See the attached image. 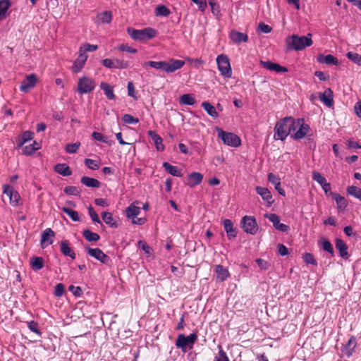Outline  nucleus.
<instances>
[{"label": "nucleus", "instance_id": "obj_1", "mask_svg": "<svg viewBox=\"0 0 361 361\" xmlns=\"http://www.w3.org/2000/svg\"><path fill=\"white\" fill-rule=\"evenodd\" d=\"M290 128L294 132L293 134L290 135L291 138L295 140H300L305 137H307L309 141L312 140L310 138L312 135L310 134L311 128L309 124L306 123L304 118H293V122L290 123Z\"/></svg>", "mask_w": 361, "mask_h": 361}, {"label": "nucleus", "instance_id": "obj_2", "mask_svg": "<svg viewBox=\"0 0 361 361\" xmlns=\"http://www.w3.org/2000/svg\"><path fill=\"white\" fill-rule=\"evenodd\" d=\"M313 43L312 39V35L308 33L305 36H299L298 35H293L288 36L286 39L287 48L289 50L300 51L305 49L306 47H310Z\"/></svg>", "mask_w": 361, "mask_h": 361}, {"label": "nucleus", "instance_id": "obj_3", "mask_svg": "<svg viewBox=\"0 0 361 361\" xmlns=\"http://www.w3.org/2000/svg\"><path fill=\"white\" fill-rule=\"evenodd\" d=\"M292 116H286L277 121L274 127V140H285L292 131V128H290V123H292Z\"/></svg>", "mask_w": 361, "mask_h": 361}, {"label": "nucleus", "instance_id": "obj_4", "mask_svg": "<svg viewBox=\"0 0 361 361\" xmlns=\"http://www.w3.org/2000/svg\"><path fill=\"white\" fill-rule=\"evenodd\" d=\"M127 33L135 41L149 40L157 37L158 32L152 27H147L142 30H137L133 27H128Z\"/></svg>", "mask_w": 361, "mask_h": 361}, {"label": "nucleus", "instance_id": "obj_5", "mask_svg": "<svg viewBox=\"0 0 361 361\" xmlns=\"http://www.w3.org/2000/svg\"><path fill=\"white\" fill-rule=\"evenodd\" d=\"M216 131L224 144L232 147H238L241 145L240 138L235 133L224 131L219 127L216 128Z\"/></svg>", "mask_w": 361, "mask_h": 361}, {"label": "nucleus", "instance_id": "obj_6", "mask_svg": "<svg viewBox=\"0 0 361 361\" xmlns=\"http://www.w3.org/2000/svg\"><path fill=\"white\" fill-rule=\"evenodd\" d=\"M216 61L221 75L225 78H231L232 69L228 56L221 54L217 56Z\"/></svg>", "mask_w": 361, "mask_h": 361}, {"label": "nucleus", "instance_id": "obj_7", "mask_svg": "<svg viewBox=\"0 0 361 361\" xmlns=\"http://www.w3.org/2000/svg\"><path fill=\"white\" fill-rule=\"evenodd\" d=\"M95 87V81L92 78L84 75L78 80L77 91L81 95L88 94L92 92Z\"/></svg>", "mask_w": 361, "mask_h": 361}, {"label": "nucleus", "instance_id": "obj_8", "mask_svg": "<svg viewBox=\"0 0 361 361\" xmlns=\"http://www.w3.org/2000/svg\"><path fill=\"white\" fill-rule=\"evenodd\" d=\"M87 252L88 255L90 257L96 259L97 260L99 261L101 263L110 267L111 265V259L109 256L106 255L101 249L99 248H92L90 247H87L86 248Z\"/></svg>", "mask_w": 361, "mask_h": 361}, {"label": "nucleus", "instance_id": "obj_9", "mask_svg": "<svg viewBox=\"0 0 361 361\" xmlns=\"http://www.w3.org/2000/svg\"><path fill=\"white\" fill-rule=\"evenodd\" d=\"M243 231L251 235H255L258 230L257 224L255 217L251 216H245L241 220Z\"/></svg>", "mask_w": 361, "mask_h": 361}, {"label": "nucleus", "instance_id": "obj_10", "mask_svg": "<svg viewBox=\"0 0 361 361\" xmlns=\"http://www.w3.org/2000/svg\"><path fill=\"white\" fill-rule=\"evenodd\" d=\"M3 192L9 197L10 204L13 207H18L20 200V196L18 191L15 190L13 187L8 184H5L2 187Z\"/></svg>", "mask_w": 361, "mask_h": 361}, {"label": "nucleus", "instance_id": "obj_11", "mask_svg": "<svg viewBox=\"0 0 361 361\" xmlns=\"http://www.w3.org/2000/svg\"><path fill=\"white\" fill-rule=\"evenodd\" d=\"M37 82V78L35 74L32 73L25 77V78L21 82L20 85V90L23 92H28L32 89Z\"/></svg>", "mask_w": 361, "mask_h": 361}, {"label": "nucleus", "instance_id": "obj_12", "mask_svg": "<svg viewBox=\"0 0 361 361\" xmlns=\"http://www.w3.org/2000/svg\"><path fill=\"white\" fill-rule=\"evenodd\" d=\"M185 65V61L180 59H171L165 62L164 72L166 73H172L178 70L181 69Z\"/></svg>", "mask_w": 361, "mask_h": 361}, {"label": "nucleus", "instance_id": "obj_13", "mask_svg": "<svg viewBox=\"0 0 361 361\" xmlns=\"http://www.w3.org/2000/svg\"><path fill=\"white\" fill-rule=\"evenodd\" d=\"M312 179L321 185L325 194L329 195L331 189V184L327 182L324 176L318 171H313Z\"/></svg>", "mask_w": 361, "mask_h": 361}, {"label": "nucleus", "instance_id": "obj_14", "mask_svg": "<svg viewBox=\"0 0 361 361\" xmlns=\"http://www.w3.org/2000/svg\"><path fill=\"white\" fill-rule=\"evenodd\" d=\"M265 217L268 219L272 224L275 229L281 232H287L289 226L280 222L279 216L276 214H267Z\"/></svg>", "mask_w": 361, "mask_h": 361}, {"label": "nucleus", "instance_id": "obj_15", "mask_svg": "<svg viewBox=\"0 0 361 361\" xmlns=\"http://www.w3.org/2000/svg\"><path fill=\"white\" fill-rule=\"evenodd\" d=\"M87 58V55H84L83 54L78 51V56L77 59L73 61V66L71 67V71L74 73H80L84 68Z\"/></svg>", "mask_w": 361, "mask_h": 361}, {"label": "nucleus", "instance_id": "obj_16", "mask_svg": "<svg viewBox=\"0 0 361 361\" xmlns=\"http://www.w3.org/2000/svg\"><path fill=\"white\" fill-rule=\"evenodd\" d=\"M176 346L178 348H180L183 353H187L193 348V345H190V343L184 334L178 336L176 341Z\"/></svg>", "mask_w": 361, "mask_h": 361}, {"label": "nucleus", "instance_id": "obj_17", "mask_svg": "<svg viewBox=\"0 0 361 361\" xmlns=\"http://www.w3.org/2000/svg\"><path fill=\"white\" fill-rule=\"evenodd\" d=\"M54 236V232L50 228H46L41 234V246L42 248L47 247L53 243L52 238Z\"/></svg>", "mask_w": 361, "mask_h": 361}, {"label": "nucleus", "instance_id": "obj_18", "mask_svg": "<svg viewBox=\"0 0 361 361\" xmlns=\"http://www.w3.org/2000/svg\"><path fill=\"white\" fill-rule=\"evenodd\" d=\"M139 204L140 202L135 201L126 209L125 214L128 219H134L140 214L141 209L138 207Z\"/></svg>", "mask_w": 361, "mask_h": 361}, {"label": "nucleus", "instance_id": "obj_19", "mask_svg": "<svg viewBox=\"0 0 361 361\" xmlns=\"http://www.w3.org/2000/svg\"><path fill=\"white\" fill-rule=\"evenodd\" d=\"M261 65L266 68L267 70L271 71H275L276 73H286L288 72V68L285 66H282L279 63H273L270 61H261Z\"/></svg>", "mask_w": 361, "mask_h": 361}, {"label": "nucleus", "instance_id": "obj_20", "mask_svg": "<svg viewBox=\"0 0 361 361\" xmlns=\"http://www.w3.org/2000/svg\"><path fill=\"white\" fill-rule=\"evenodd\" d=\"M230 39L235 44H240L242 42H247L248 40V35L245 33L238 32L233 30L229 33Z\"/></svg>", "mask_w": 361, "mask_h": 361}, {"label": "nucleus", "instance_id": "obj_21", "mask_svg": "<svg viewBox=\"0 0 361 361\" xmlns=\"http://www.w3.org/2000/svg\"><path fill=\"white\" fill-rule=\"evenodd\" d=\"M319 99L328 107L334 105L333 92L330 88L325 90L324 92L319 93Z\"/></svg>", "mask_w": 361, "mask_h": 361}, {"label": "nucleus", "instance_id": "obj_22", "mask_svg": "<svg viewBox=\"0 0 361 361\" xmlns=\"http://www.w3.org/2000/svg\"><path fill=\"white\" fill-rule=\"evenodd\" d=\"M60 250L64 256L69 257L72 259L76 257L74 250L71 247L69 242L66 240H62L60 243Z\"/></svg>", "mask_w": 361, "mask_h": 361}, {"label": "nucleus", "instance_id": "obj_23", "mask_svg": "<svg viewBox=\"0 0 361 361\" xmlns=\"http://www.w3.org/2000/svg\"><path fill=\"white\" fill-rule=\"evenodd\" d=\"M147 134L153 140L156 149L158 152L164 151L165 147L163 144V140L161 137L157 134V133L154 130H149Z\"/></svg>", "mask_w": 361, "mask_h": 361}, {"label": "nucleus", "instance_id": "obj_24", "mask_svg": "<svg viewBox=\"0 0 361 361\" xmlns=\"http://www.w3.org/2000/svg\"><path fill=\"white\" fill-rule=\"evenodd\" d=\"M223 226L225 231L226 232L227 237L229 240L235 238L237 235V232L233 226V224L231 220L226 219L223 221Z\"/></svg>", "mask_w": 361, "mask_h": 361}, {"label": "nucleus", "instance_id": "obj_25", "mask_svg": "<svg viewBox=\"0 0 361 361\" xmlns=\"http://www.w3.org/2000/svg\"><path fill=\"white\" fill-rule=\"evenodd\" d=\"M329 195L336 201L338 210L343 211L348 206V202L344 197L334 192H330Z\"/></svg>", "mask_w": 361, "mask_h": 361}, {"label": "nucleus", "instance_id": "obj_26", "mask_svg": "<svg viewBox=\"0 0 361 361\" xmlns=\"http://www.w3.org/2000/svg\"><path fill=\"white\" fill-rule=\"evenodd\" d=\"M215 272L216 274V280L219 282L226 281L230 276L228 269L220 264L216 266Z\"/></svg>", "mask_w": 361, "mask_h": 361}, {"label": "nucleus", "instance_id": "obj_27", "mask_svg": "<svg viewBox=\"0 0 361 361\" xmlns=\"http://www.w3.org/2000/svg\"><path fill=\"white\" fill-rule=\"evenodd\" d=\"M357 346V340L354 336H351L348 340L346 345L343 347L342 352L345 354L348 357H350L355 348Z\"/></svg>", "mask_w": 361, "mask_h": 361}, {"label": "nucleus", "instance_id": "obj_28", "mask_svg": "<svg viewBox=\"0 0 361 361\" xmlns=\"http://www.w3.org/2000/svg\"><path fill=\"white\" fill-rule=\"evenodd\" d=\"M336 247L338 250L340 256L343 259H348L349 254L346 243L340 238H336L335 242Z\"/></svg>", "mask_w": 361, "mask_h": 361}, {"label": "nucleus", "instance_id": "obj_29", "mask_svg": "<svg viewBox=\"0 0 361 361\" xmlns=\"http://www.w3.org/2000/svg\"><path fill=\"white\" fill-rule=\"evenodd\" d=\"M203 180V175L200 172H192L188 176V185L193 188L200 185Z\"/></svg>", "mask_w": 361, "mask_h": 361}, {"label": "nucleus", "instance_id": "obj_30", "mask_svg": "<svg viewBox=\"0 0 361 361\" xmlns=\"http://www.w3.org/2000/svg\"><path fill=\"white\" fill-rule=\"evenodd\" d=\"M256 192L262 197L263 200L268 203L269 205H271L273 203L272 195L268 188L257 186L256 187Z\"/></svg>", "mask_w": 361, "mask_h": 361}, {"label": "nucleus", "instance_id": "obj_31", "mask_svg": "<svg viewBox=\"0 0 361 361\" xmlns=\"http://www.w3.org/2000/svg\"><path fill=\"white\" fill-rule=\"evenodd\" d=\"M11 6L10 0H0V21L4 20L9 16L8 9Z\"/></svg>", "mask_w": 361, "mask_h": 361}, {"label": "nucleus", "instance_id": "obj_32", "mask_svg": "<svg viewBox=\"0 0 361 361\" xmlns=\"http://www.w3.org/2000/svg\"><path fill=\"white\" fill-rule=\"evenodd\" d=\"M164 169L165 171L171 174V176H176V177H182L183 173L182 170L178 169L176 166H173L170 164L169 162L164 161L162 164Z\"/></svg>", "mask_w": 361, "mask_h": 361}, {"label": "nucleus", "instance_id": "obj_33", "mask_svg": "<svg viewBox=\"0 0 361 361\" xmlns=\"http://www.w3.org/2000/svg\"><path fill=\"white\" fill-rule=\"evenodd\" d=\"M102 218L104 222L109 227L116 228L118 226L117 221L113 217L111 213L108 212H103L102 213Z\"/></svg>", "mask_w": 361, "mask_h": 361}, {"label": "nucleus", "instance_id": "obj_34", "mask_svg": "<svg viewBox=\"0 0 361 361\" xmlns=\"http://www.w3.org/2000/svg\"><path fill=\"white\" fill-rule=\"evenodd\" d=\"M317 61L319 63H324L328 65H338V59L331 54H319L317 56Z\"/></svg>", "mask_w": 361, "mask_h": 361}, {"label": "nucleus", "instance_id": "obj_35", "mask_svg": "<svg viewBox=\"0 0 361 361\" xmlns=\"http://www.w3.org/2000/svg\"><path fill=\"white\" fill-rule=\"evenodd\" d=\"M44 266V260L42 257H32L30 258V267L34 271L41 270Z\"/></svg>", "mask_w": 361, "mask_h": 361}, {"label": "nucleus", "instance_id": "obj_36", "mask_svg": "<svg viewBox=\"0 0 361 361\" xmlns=\"http://www.w3.org/2000/svg\"><path fill=\"white\" fill-rule=\"evenodd\" d=\"M80 182L86 187L93 188H99L101 185L97 179L89 176H82L80 179Z\"/></svg>", "mask_w": 361, "mask_h": 361}, {"label": "nucleus", "instance_id": "obj_37", "mask_svg": "<svg viewBox=\"0 0 361 361\" xmlns=\"http://www.w3.org/2000/svg\"><path fill=\"white\" fill-rule=\"evenodd\" d=\"M54 171L63 176H69L72 174L70 167L65 163L57 164L54 166Z\"/></svg>", "mask_w": 361, "mask_h": 361}, {"label": "nucleus", "instance_id": "obj_38", "mask_svg": "<svg viewBox=\"0 0 361 361\" xmlns=\"http://www.w3.org/2000/svg\"><path fill=\"white\" fill-rule=\"evenodd\" d=\"M100 88L104 91L107 99L110 100H114L116 99L113 87L110 86L108 83L102 82L100 84Z\"/></svg>", "mask_w": 361, "mask_h": 361}, {"label": "nucleus", "instance_id": "obj_39", "mask_svg": "<svg viewBox=\"0 0 361 361\" xmlns=\"http://www.w3.org/2000/svg\"><path fill=\"white\" fill-rule=\"evenodd\" d=\"M202 106L204 111L212 117L216 118L219 116V114L216 108L209 102H203Z\"/></svg>", "mask_w": 361, "mask_h": 361}, {"label": "nucleus", "instance_id": "obj_40", "mask_svg": "<svg viewBox=\"0 0 361 361\" xmlns=\"http://www.w3.org/2000/svg\"><path fill=\"white\" fill-rule=\"evenodd\" d=\"M179 102L183 105L192 106L195 104L196 100L192 94H183L180 97Z\"/></svg>", "mask_w": 361, "mask_h": 361}, {"label": "nucleus", "instance_id": "obj_41", "mask_svg": "<svg viewBox=\"0 0 361 361\" xmlns=\"http://www.w3.org/2000/svg\"><path fill=\"white\" fill-rule=\"evenodd\" d=\"M82 235L88 242H97L100 238L99 234L94 233L87 228L83 230Z\"/></svg>", "mask_w": 361, "mask_h": 361}, {"label": "nucleus", "instance_id": "obj_42", "mask_svg": "<svg viewBox=\"0 0 361 361\" xmlns=\"http://www.w3.org/2000/svg\"><path fill=\"white\" fill-rule=\"evenodd\" d=\"M92 137L97 140L99 141L102 143H105L109 146H111L113 144V141L108 139L107 136L99 132H93L92 133Z\"/></svg>", "mask_w": 361, "mask_h": 361}, {"label": "nucleus", "instance_id": "obj_43", "mask_svg": "<svg viewBox=\"0 0 361 361\" xmlns=\"http://www.w3.org/2000/svg\"><path fill=\"white\" fill-rule=\"evenodd\" d=\"M98 20L101 23H110L112 20V12L110 11H105L98 15Z\"/></svg>", "mask_w": 361, "mask_h": 361}, {"label": "nucleus", "instance_id": "obj_44", "mask_svg": "<svg viewBox=\"0 0 361 361\" xmlns=\"http://www.w3.org/2000/svg\"><path fill=\"white\" fill-rule=\"evenodd\" d=\"M348 195L358 199L361 202V188L355 185L348 186L346 189Z\"/></svg>", "mask_w": 361, "mask_h": 361}, {"label": "nucleus", "instance_id": "obj_45", "mask_svg": "<svg viewBox=\"0 0 361 361\" xmlns=\"http://www.w3.org/2000/svg\"><path fill=\"white\" fill-rule=\"evenodd\" d=\"M98 46L96 44H91L89 43H85L80 45L79 47V52L83 54L84 55H87V52H93L97 50Z\"/></svg>", "mask_w": 361, "mask_h": 361}, {"label": "nucleus", "instance_id": "obj_46", "mask_svg": "<svg viewBox=\"0 0 361 361\" xmlns=\"http://www.w3.org/2000/svg\"><path fill=\"white\" fill-rule=\"evenodd\" d=\"M165 61H149L144 63V66H149L155 69H160L164 71L165 70Z\"/></svg>", "mask_w": 361, "mask_h": 361}, {"label": "nucleus", "instance_id": "obj_47", "mask_svg": "<svg viewBox=\"0 0 361 361\" xmlns=\"http://www.w3.org/2000/svg\"><path fill=\"white\" fill-rule=\"evenodd\" d=\"M61 209L63 212L66 214L71 219L72 221L75 222L80 221L79 214L78 212L66 207H63Z\"/></svg>", "mask_w": 361, "mask_h": 361}, {"label": "nucleus", "instance_id": "obj_48", "mask_svg": "<svg viewBox=\"0 0 361 361\" xmlns=\"http://www.w3.org/2000/svg\"><path fill=\"white\" fill-rule=\"evenodd\" d=\"M157 16L167 17L170 14V10L164 5H159L155 10Z\"/></svg>", "mask_w": 361, "mask_h": 361}, {"label": "nucleus", "instance_id": "obj_49", "mask_svg": "<svg viewBox=\"0 0 361 361\" xmlns=\"http://www.w3.org/2000/svg\"><path fill=\"white\" fill-rule=\"evenodd\" d=\"M322 247L323 250L329 252L332 257L334 255V247L329 240L324 239L322 242Z\"/></svg>", "mask_w": 361, "mask_h": 361}, {"label": "nucleus", "instance_id": "obj_50", "mask_svg": "<svg viewBox=\"0 0 361 361\" xmlns=\"http://www.w3.org/2000/svg\"><path fill=\"white\" fill-rule=\"evenodd\" d=\"M27 328L33 333L37 334L38 336L42 335V332L39 329L38 323L35 321H30L26 322Z\"/></svg>", "mask_w": 361, "mask_h": 361}, {"label": "nucleus", "instance_id": "obj_51", "mask_svg": "<svg viewBox=\"0 0 361 361\" xmlns=\"http://www.w3.org/2000/svg\"><path fill=\"white\" fill-rule=\"evenodd\" d=\"M80 146V143L78 142H75V143H70V144L66 145L65 149L67 153L74 154L78 152Z\"/></svg>", "mask_w": 361, "mask_h": 361}, {"label": "nucleus", "instance_id": "obj_52", "mask_svg": "<svg viewBox=\"0 0 361 361\" xmlns=\"http://www.w3.org/2000/svg\"><path fill=\"white\" fill-rule=\"evenodd\" d=\"M122 121L126 124H137L139 123V119L137 118H135L128 114H126L123 116Z\"/></svg>", "mask_w": 361, "mask_h": 361}, {"label": "nucleus", "instance_id": "obj_53", "mask_svg": "<svg viewBox=\"0 0 361 361\" xmlns=\"http://www.w3.org/2000/svg\"><path fill=\"white\" fill-rule=\"evenodd\" d=\"M302 259L306 264H312L317 266V262L315 259L314 255L311 253L306 252L302 255Z\"/></svg>", "mask_w": 361, "mask_h": 361}, {"label": "nucleus", "instance_id": "obj_54", "mask_svg": "<svg viewBox=\"0 0 361 361\" xmlns=\"http://www.w3.org/2000/svg\"><path fill=\"white\" fill-rule=\"evenodd\" d=\"M40 148V146L34 147V145H28L24 147L23 149V153L27 156L32 155L37 149Z\"/></svg>", "mask_w": 361, "mask_h": 361}, {"label": "nucleus", "instance_id": "obj_55", "mask_svg": "<svg viewBox=\"0 0 361 361\" xmlns=\"http://www.w3.org/2000/svg\"><path fill=\"white\" fill-rule=\"evenodd\" d=\"M88 213H89V215L91 218L92 221L94 223H97V224H99L100 225H102V223L101 220L99 219V216L94 212L93 207L91 205L89 206V207H88Z\"/></svg>", "mask_w": 361, "mask_h": 361}, {"label": "nucleus", "instance_id": "obj_56", "mask_svg": "<svg viewBox=\"0 0 361 361\" xmlns=\"http://www.w3.org/2000/svg\"><path fill=\"white\" fill-rule=\"evenodd\" d=\"M346 56L355 63L357 64L358 66H361V55L357 53L348 52L347 53Z\"/></svg>", "mask_w": 361, "mask_h": 361}, {"label": "nucleus", "instance_id": "obj_57", "mask_svg": "<svg viewBox=\"0 0 361 361\" xmlns=\"http://www.w3.org/2000/svg\"><path fill=\"white\" fill-rule=\"evenodd\" d=\"M118 49L121 51H125L130 54H135L137 52V50L130 46H129L128 44H121L118 47Z\"/></svg>", "mask_w": 361, "mask_h": 361}, {"label": "nucleus", "instance_id": "obj_58", "mask_svg": "<svg viewBox=\"0 0 361 361\" xmlns=\"http://www.w3.org/2000/svg\"><path fill=\"white\" fill-rule=\"evenodd\" d=\"M85 164L92 170H97L99 168V164L97 161L92 159H85Z\"/></svg>", "mask_w": 361, "mask_h": 361}, {"label": "nucleus", "instance_id": "obj_59", "mask_svg": "<svg viewBox=\"0 0 361 361\" xmlns=\"http://www.w3.org/2000/svg\"><path fill=\"white\" fill-rule=\"evenodd\" d=\"M128 88V95L130 97H133L135 99H137V93L135 89L134 84L132 81L128 82L127 85Z\"/></svg>", "mask_w": 361, "mask_h": 361}, {"label": "nucleus", "instance_id": "obj_60", "mask_svg": "<svg viewBox=\"0 0 361 361\" xmlns=\"http://www.w3.org/2000/svg\"><path fill=\"white\" fill-rule=\"evenodd\" d=\"M345 144L347 145V147L350 149H361V145L352 139L347 140Z\"/></svg>", "mask_w": 361, "mask_h": 361}, {"label": "nucleus", "instance_id": "obj_61", "mask_svg": "<svg viewBox=\"0 0 361 361\" xmlns=\"http://www.w3.org/2000/svg\"><path fill=\"white\" fill-rule=\"evenodd\" d=\"M255 262L262 270H267L270 267V264L263 259L257 258Z\"/></svg>", "mask_w": 361, "mask_h": 361}, {"label": "nucleus", "instance_id": "obj_62", "mask_svg": "<svg viewBox=\"0 0 361 361\" xmlns=\"http://www.w3.org/2000/svg\"><path fill=\"white\" fill-rule=\"evenodd\" d=\"M271 30L272 28L269 25H267L264 23H260L257 27L258 32L265 34L271 32Z\"/></svg>", "mask_w": 361, "mask_h": 361}, {"label": "nucleus", "instance_id": "obj_63", "mask_svg": "<svg viewBox=\"0 0 361 361\" xmlns=\"http://www.w3.org/2000/svg\"><path fill=\"white\" fill-rule=\"evenodd\" d=\"M64 192L69 195H78L79 191L75 186H67L64 188Z\"/></svg>", "mask_w": 361, "mask_h": 361}, {"label": "nucleus", "instance_id": "obj_64", "mask_svg": "<svg viewBox=\"0 0 361 361\" xmlns=\"http://www.w3.org/2000/svg\"><path fill=\"white\" fill-rule=\"evenodd\" d=\"M64 286L62 283H57L54 288V295L56 297H61L64 293Z\"/></svg>", "mask_w": 361, "mask_h": 361}]
</instances>
